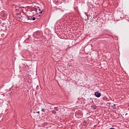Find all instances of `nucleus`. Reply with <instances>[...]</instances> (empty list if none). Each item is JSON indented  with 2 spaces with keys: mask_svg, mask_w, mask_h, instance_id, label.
Here are the masks:
<instances>
[{
  "mask_svg": "<svg viewBox=\"0 0 129 129\" xmlns=\"http://www.w3.org/2000/svg\"><path fill=\"white\" fill-rule=\"evenodd\" d=\"M109 129H114V128L111 127V128H110Z\"/></svg>",
  "mask_w": 129,
  "mask_h": 129,
  "instance_id": "f8f14e48",
  "label": "nucleus"
},
{
  "mask_svg": "<svg viewBox=\"0 0 129 129\" xmlns=\"http://www.w3.org/2000/svg\"><path fill=\"white\" fill-rule=\"evenodd\" d=\"M113 106H115V104H114V105H113Z\"/></svg>",
  "mask_w": 129,
  "mask_h": 129,
  "instance_id": "ddd939ff",
  "label": "nucleus"
},
{
  "mask_svg": "<svg viewBox=\"0 0 129 129\" xmlns=\"http://www.w3.org/2000/svg\"><path fill=\"white\" fill-rule=\"evenodd\" d=\"M84 125H87V122L86 121H84L83 122Z\"/></svg>",
  "mask_w": 129,
  "mask_h": 129,
  "instance_id": "20e7f679",
  "label": "nucleus"
},
{
  "mask_svg": "<svg viewBox=\"0 0 129 129\" xmlns=\"http://www.w3.org/2000/svg\"><path fill=\"white\" fill-rule=\"evenodd\" d=\"M127 115V113H126L125 114V115Z\"/></svg>",
  "mask_w": 129,
  "mask_h": 129,
  "instance_id": "4468645a",
  "label": "nucleus"
},
{
  "mask_svg": "<svg viewBox=\"0 0 129 129\" xmlns=\"http://www.w3.org/2000/svg\"><path fill=\"white\" fill-rule=\"evenodd\" d=\"M58 85H59V83H58Z\"/></svg>",
  "mask_w": 129,
  "mask_h": 129,
  "instance_id": "dca6fc26",
  "label": "nucleus"
},
{
  "mask_svg": "<svg viewBox=\"0 0 129 129\" xmlns=\"http://www.w3.org/2000/svg\"><path fill=\"white\" fill-rule=\"evenodd\" d=\"M32 20L33 21H35V20H36V18L35 17H33V18H32Z\"/></svg>",
  "mask_w": 129,
  "mask_h": 129,
  "instance_id": "9d476101",
  "label": "nucleus"
},
{
  "mask_svg": "<svg viewBox=\"0 0 129 129\" xmlns=\"http://www.w3.org/2000/svg\"><path fill=\"white\" fill-rule=\"evenodd\" d=\"M41 111H42V112H45V109L42 108V109H41Z\"/></svg>",
  "mask_w": 129,
  "mask_h": 129,
  "instance_id": "1a4fd4ad",
  "label": "nucleus"
},
{
  "mask_svg": "<svg viewBox=\"0 0 129 129\" xmlns=\"http://www.w3.org/2000/svg\"><path fill=\"white\" fill-rule=\"evenodd\" d=\"M91 107L93 109H96L97 108V106L95 105H92L91 106Z\"/></svg>",
  "mask_w": 129,
  "mask_h": 129,
  "instance_id": "f03ea898",
  "label": "nucleus"
},
{
  "mask_svg": "<svg viewBox=\"0 0 129 129\" xmlns=\"http://www.w3.org/2000/svg\"><path fill=\"white\" fill-rule=\"evenodd\" d=\"M95 96H96V97H100V96H101V94L98 92H96L95 93Z\"/></svg>",
  "mask_w": 129,
  "mask_h": 129,
  "instance_id": "f257e3e1",
  "label": "nucleus"
},
{
  "mask_svg": "<svg viewBox=\"0 0 129 129\" xmlns=\"http://www.w3.org/2000/svg\"><path fill=\"white\" fill-rule=\"evenodd\" d=\"M103 100H107V98L106 97H103Z\"/></svg>",
  "mask_w": 129,
  "mask_h": 129,
  "instance_id": "423d86ee",
  "label": "nucleus"
},
{
  "mask_svg": "<svg viewBox=\"0 0 129 129\" xmlns=\"http://www.w3.org/2000/svg\"><path fill=\"white\" fill-rule=\"evenodd\" d=\"M37 113H40V111H37Z\"/></svg>",
  "mask_w": 129,
  "mask_h": 129,
  "instance_id": "9b49d317",
  "label": "nucleus"
},
{
  "mask_svg": "<svg viewBox=\"0 0 129 129\" xmlns=\"http://www.w3.org/2000/svg\"><path fill=\"white\" fill-rule=\"evenodd\" d=\"M51 112L53 113V114H56V111L55 110H52Z\"/></svg>",
  "mask_w": 129,
  "mask_h": 129,
  "instance_id": "7ed1b4c3",
  "label": "nucleus"
},
{
  "mask_svg": "<svg viewBox=\"0 0 129 129\" xmlns=\"http://www.w3.org/2000/svg\"><path fill=\"white\" fill-rule=\"evenodd\" d=\"M38 9H39V11H40V12H39V14H42V11H41V9H40L39 8H38Z\"/></svg>",
  "mask_w": 129,
  "mask_h": 129,
  "instance_id": "6e6552de",
  "label": "nucleus"
},
{
  "mask_svg": "<svg viewBox=\"0 0 129 129\" xmlns=\"http://www.w3.org/2000/svg\"><path fill=\"white\" fill-rule=\"evenodd\" d=\"M109 103L110 104V103H108V104H109Z\"/></svg>",
  "mask_w": 129,
  "mask_h": 129,
  "instance_id": "2eb2a0df",
  "label": "nucleus"
},
{
  "mask_svg": "<svg viewBox=\"0 0 129 129\" xmlns=\"http://www.w3.org/2000/svg\"><path fill=\"white\" fill-rule=\"evenodd\" d=\"M27 20H30V21H31L32 18L31 17H30V16L27 17Z\"/></svg>",
  "mask_w": 129,
  "mask_h": 129,
  "instance_id": "39448f33",
  "label": "nucleus"
},
{
  "mask_svg": "<svg viewBox=\"0 0 129 129\" xmlns=\"http://www.w3.org/2000/svg\"><path fill=\"white\" fill-rule=\"evenodd\" d=\"M54 110H56V111H58V107H54Z\"/></svg>",
  "mask_w": 129,
  "mask_h": 129,
  "instance_id": "0eeeda50",
  "label": "nucleus"
}]
</instances>
